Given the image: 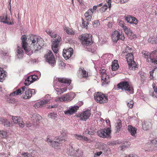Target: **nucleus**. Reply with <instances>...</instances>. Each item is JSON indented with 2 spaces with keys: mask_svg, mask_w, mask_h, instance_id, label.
Instances as JSON below:
<instances>
[{
  "mask_svg": "<svg viewBox=\"0 0 157 157\" xmlns=\"http://www.w3.org/2000/svg\"><path fill=\"white\" fill-rule=\"evenodd\" d=\"M29 41L31 42L29 48H27L25 50L28 55H31L33 53H37L41 49L42 44L41 42H44L43 40L40 36L34 35H31L28 38Z\"/></svg>",
  "mask_w": 157,
  "mask_h": 157,
  "instance_id": "1",
  "label": "nucleus"
},
{
  "mask_svg": "<svg viewBox=\"0 0 157 157\" xmlns=\"http://www.w3.org/2000/svg\"><path fill=\"white\" fill-rule=\"evenodd\" d=\"M80 39L82 41V44L84 46L86 50L94 53L97 48L94 46H91L93 43L92 36L88 34H84L82 35Z\"/></svg>",
  "mask_w": 157,
  "mask_h": 157,
  "instance_id": "2",
  "label": "nucleus"
},
{
  "mask_svg": "<svg viewBox=\"0 0 157 157\" xmlns=\"http://www.w3.org/2000/svg\"><path fill=\"white\" fill-rule=\"evenodd\" d=\"M142 53L144 56H143L146 59L147 61L149 62V58L151 60V62L152 63L154 64H157V52L155 51H153L151 54L147 52L142 51Z\"/></svg>",
  "mask_w": 157,
  "mask_h": 157,
  "instance_id": "3",
  "label": "nucleus"
},
{
  "mask_svg": "<svg viewBox=\"0 0 157 157\" xmlns=\"http://www.w3.org/2000/svg\"><path fill=\"white\" fill-rule=\"evenodd\" d=\"M54 35L51 37V38H53L52 41V48L53 52L55 53H56L58 50V47L61 44V41L62 39L56 33Z\"/></svg>",
  "mask_w": 157,
  "mask_h": 157,
  "instance_id": "4",
  "label": "nucleus"
},
{
  "mask_svg": "<svg viewBox=\"0 0 157 157\" xmlns=\"http://www.w3.org/2000/svg\"><path fill=\"white\" fill-rule=\"evenodd\" d=\"M22 94L23 95L22 98L25 99H29L32 96L36 94L35 90L34 89L28 88L27 87L24 86L21 87Z\"/></svg>",
  "mask_w": 157,
  "mask_h": 157,
  "instance_id": "5",
  "label": "nucleus"
},
{
  "mask_svg": "<svg viewBox=\"0 0 157 157\" xmlns=\"http://www.w3.org/2000/svg\"><path fill=\"white\" fill-rule=\"evenodd\" d=\"M117 87L119 89L127 91L130 94L133 93V88L130 86L127 81H122L117 85Z\"/></svg>",
  "mask_w": 157,
  "mask_h": 157,
  "instance_id": "6",
  "label": "nucleus"
},
{
  "mask_svg": "<svg viewBox=\"0 0 157 157\" xmlns=\"http://www.w3.org/2000/svg\"><path fill=\"white\" fill-rule=\"evenodd\" d=\"M126 58L128 64V68L130 70H135L137 68V65L134 61L133 55L131 53H128L126 55Z\"/></svg>",
  "mask_w": 157,
  "mask_h": 157,
  "instance_id": "7",
  "label": "nucleus"
},
{
  "mask_svg": "<svg viewBox=\"0 0 157 157\" xmlns=\"http://www.w3.org/2000/svg\"><path fill=\"white\" fill-rule=\"evenodd\" d=\"M111 38L113 42L117 43L119 40H124L125 37L124 33L122 32L116 30L112 34Z\"/></svg>",
  "mask_w": 157,
  "mask_h": 157,
  "instance_id": "8",
  "label": "nucleus"
},
{
  "mask_svg": "<svg viewBox=\"0 0 157 157\" xmlns=\"http://www.w3.org/2000/svg\"><path fill=\"white\" fill-rule=\"evenodd\" d=\"M94 99L97 102L101 104L107 102L108 101V97L105 94H102L101 92H98L94 95Z\"/></svg>",
  "mask_w": 157,
  "mask_h": 157,
  "instance_id": "9",
  "label": "nucleus"
},
{
  "mask_svg": "<svg viewBox=\"0 0 157 157\" xmlns=\"http://www.w3.org/2000/svg\"><path fill=\"white\" fill-rule=\"evenodd\" d=\"M44 57L46 61L52 67H54L56 65V61L55 57L51 51L49 50L44 56Z\"/></svg>",
  "mask_w": 157,
  "mask_h": 157,
  "instance_id": "10",
  "label": "nucleus"
},
{
  "mask_svg": "<svg viewBox=\"0 0 157 157\" xmlns=\"http://www.w3.org/2000/svg\"><path fill=\"white\" fill-rule=\"evenodd\" d=\"M67 153L68 155L73 157H79L82 155L81 151L78 149H75L71 145L70 146Z\"/></svg>",
  "mask_w": 157,
  "mask_h": 157,
  "instance_id": "11",
  "label": "nucleus"
},
{
  "mask_svg": "<svg viewBox=\"0 0 157 157\" xmlns=\"http://www.w3.org/2000/svg\"><path fill=\"white\" fill-rule=\"evenodd\" d=\"M73 53V49L70 48L67 49H64L63 52V56L66 60L69 59L72 55Z\"/></svg>",
  "mask_w": 157,
  "mask_h": 157,
  "instance_id": "12",
  "label": "nucleus"
},
{
  "mask_svg": "<svg viewBox=\"0 0 157 157\" xmlns=\"http://www.w3.org/2000/svg\"><path fill=\"white\" fill-rule=\"evenodd\" d=\"M22 89L21 88H19L15 91L11 93L7 98V101L9 103H13L15 101V99L14 98H12L11 96L15 95H17L22 94Z\"/></svg>",
  "mask_w": 157,
  "mask_h": 157,
  "instance_id": "13",
  "label": "nucleus"
},
{
  "mask_svg": "<svg viewBox=\"0 0 157 157\" xmlns=\"http://www.w3.org/2000/svg\"><path fill=\"white\" fill-rule=\"evenodd\" d=\"M90 109H87L81 113L79 117L80 120L86 121L91 115Z\"/></svg>",
  "mask_w": 157,
  "mask_h": 157,
  "instance_id": "14",
  "label": "nucleus"
},
{
  "mask_svg": "<svg viewBox=\"0 0 157 157\" xmlns=\"http://www.w3.org/2000/svg\"><path fill=\"white\" fill-rule=\"evenodd\" d=\"M125 20V21L128 23L131 24H135L137 25L138 21L134 17H133L130 15H127L124 16Z\"/></svg>",
  "mask_w": 157,
  "mask_h": 157,
  "instance_id": "15",
  "label": "nucleus"
},
{
  "mask_svg": "<svg viewBox=\"0 0 157 157\" xmlns=\"http://www.w3.org/2000/svg\"><path fill=\"white\" fill-rule=\"evenodd\" d=\"M12 119L14 123L18 124L20 127L23 128L24 127L25 123L20 117L13 116Z\"/></svg>",
  "mask_w": 157,
  "mask_h": 157,
  "instance_id": "16",
  "label": "nucleus"
},
{
  "mask_svg": "<svg viewBox=\"0 0 157 157\" xmlns=\"http://www.w3.org/2000/svg\"><path fill=\"white\" fill-rule=\"evenodd\" d=\"M78 109L79 107L78 106H71L69 108L68 110L65 111L64 113L65 115H72L76 112Z\"/></svg>",
  "mask_w": 157,
  "mask_h": 157,
  "instance_id": "17",
  "label": "nucleus"
},
{
  "mask_svg": "<svg viewBox=\"0 0 157 157\" xmlns=\"http://www.w3.org/2000/svg\"><path fill=\"white\" fill-rule=\"evenodd\" d=\"M101 77L103 85L108 84L109 82V77L105 71L102 73Z\"/></svg>",
  "mask_w": 157,
  "mask_h": 157,
  "instance_id": "18",
  "label": "nucleus"
},
{
  "mask_svg": "<svg viewBox=\"0 0 157 157\" xmlns=\"http://www.w3.org/2000/svg\"><path fill=\"white\" fill-rule=\"evenodd\" d=\"M49 101V99H47L46 97L39 102H37L36 104V106L37 108L42 107L44 105L48 103Z\"/></svg>",
  "mask_w": 157,
  "mask_h": 157,
  "instance_id": "19",
  "label": "nucleus"
},
{
  "mask_svg": "<svg viewBox=\"0 0 157 157\" xmlns=\"http://www.w3.org/2000/svg\"><path fill=\"white\" fill-rule=\"evenodd\" d=\"M63 96L65 101H70L74 98L75 96V94L74 92H71L66 94Z\"/></svg>",
  "mask_w": 157,
  "mask_h": 157,
  "instance_id": "20",
  "label": "nucleus"
},
{
  "mask_svg": "<svg viewBox=\"0 0 157 157\" xmlns=\"http://www.w3.org/2000/svg\"><path fill=\"white\" fill-rule=\"evenodd\" d=\"M58 81L61 83H64L68 85H69L71 83V81L70 79L65 78H58Z\"/></svg>",
  "mask_w": 157,
  "mask_h": 157,
  "instance_id": "21",
  "label": "nucleus"
},
{
  "mask_svg": "<svg viewBox=\"0 0 157 157\" xmlns=\"http://www.w3.org/2000/svg\"><path fill=\"white\" fill-rule=\"evenodd\" d=\"M7 15L3 14L0 17V20L2 22L8 25H12L11 22L7 20Z\"/></svg>",
  "mask_w": 157,
  "mask_h": 157,
  "instance_id": "22",
  "label": "nucleus"
},
{
  "mask_svg": "<svg viewBox=\"0 0 157 157\" xmlns=\"http://www.w3.org/2000/svg\"><path fill=\"white\" fill-rule=\"evenodd\" d=\"M143 129L145 131L149 129L151 127V123L149 122L144 121L142 123Z\"/></svg>",
  "mask_w": 157,
  "mask_h": 157,
  "instance_id": "23",
  "label": "nucleus"
},
{
  "mask_svg": "<svg viewBox=\"0 0 157 157\" xmlns=\"http://www.w3.org/2000/svg\"><path fill=\"white\" fill-rule=\"evenodd\" d=\"M79 73H80V75L79 76V77L80 78H86L88 77V72L84 70L82 68H80L79 70Z\"/></svg>",
  "mask_w": 157,
  "mask_h": 157,
  "instance_id": "24",
  "label": "nucleus"
},
{
  "mask_svg": "<svg viewBox=\"0 0 157 157\" xmlns=\"http://www.w3.org/2000/svg\"><path fill=\"white\" fill-rule=\"evenodd\" d=\"M105 132V130H104V129H101L100 130H98L97 132V134L99 136V137L103 138H107V137L108 136V132H106V135L107 136H105V135L104 132Z\"/></svg>",
  "mask_w": 157,
  "mask_h": 157,
  "instance_id": "25",
  "label": "nucleus"
},
{
  "mask_svg": "<svg viewBox=\"0 0 157 157\" xmlns=\"http://www.w3.org/2000/svg\"><path fill=\"white\" fill-rule=\"evenodd\" d=\"M21 39L22 41L21 44L22 48L25 50L27 48V46L28 44L26 42L27 38L25 35H24L21 37Z\"/></svg>",
  "mask_w": 157,
  "mask_h": 157,
  "instance_id": "26",
  "label": "nucleus"
},
{
  "mask_svg": "<svg viewBox=\"0 0 157 157\" xmlns=\"http://www.w3.org/2000/svg\"><path fill=\"white\" fill-rule=\"evenodd\" d=\"M17 56L18 59L21 58L23 56V49L19 47H18L17 50Z\"/></svg>",
  "mask_w": 157,
  "mask_h": 157,
  "instance_id": "27",
  "label": "nucleus"
},
{
  "mask_svg": "<svg viewBox=\"0 0 157 157\" xmlns=\"http://www.w3.org/2000/svg\"><path fill=\"white\" fill-rule=\"evenodd\" d=\"M128 130L132 136H134L136 133V129L132 125H129L128 126Z\"/></svg>",
  "mask_w": 157,
  "mask_h": 157,
  "instance_id": "28",
  "label": "nucleus"
},
{
  "mask_svg": "<svg viewBox=\"0 0 157 157\" xmlns=\"http://www.w3.org/2000/svg\"><path fill=\"white\" fill-rule=\"evenodd\" d=\"M122 127L121 121L120 119H118L117 121V125L115 127L116 130V133L120 131Z\"/></svg>",
  "mask_w": 157,
  "mask_h": 157,
  "instance_id": "29",
  "label": "nucleus"
},
{
  "mask_svg": "<svg viewBox=\"0 0 157 157\" xmlns=\"http://www.w3.org/2000/svg\"><path fill=\"white\" fill-rule=\"evenodd\" d=\"M3 69L0 68V82H2L6 76V74L4 73V71L2 70Z\"/></svg>",
  "mask_w": 157,
  "mask_h": 157,
  "instance_id": "30",
  "label": "nucleus"
},
{
  "mask_svg": "<svg viewBox=\"0 0 157 157\" xmlns=\"http://www.w3.org/2000/svg\"><path fill=\"white\" fill-rule=\"evenodd\" d=\"M60 143L58 141H54L52 142L51 144H50V145L56 149H58L59 148V144Z\"/></svg>",
  "mask_w": 157,
  "mask_h": 157,
  "instance_id": "31",
  "label": "nucleus"
},
{
  "mask_svg": "<svg viewBox=\"0 0 157 157\" xmlns=\"http://www.w3.org/2000/svg\"><path fill=\"white\" fill-rule=\"evenodd\" d=\"M64 29L66 32L68 34L73 35L75 34V32L71 29L66 27L64 28Z\"/></svg>",
  "mask_w": 157,
  "mask_h": 157,
  "instance_id": "32",
  "label": "nucleus"
},
{
  "mask_svg": "<svg viewBox=\"0 0 157 157\" xmlns=\"http://www.w3.org/2000/svg\"><path fill=\"white\" fill-rule=\"evenodd\" d=\"M66 139L65 136H60L59 137H56L55 138L56 140H57V141H58L60 144V142H62L63 141H64Z\"/></svg>",
  "mask_w": 157,
  "mask_h": 157,
  "instance_id": "33",
  "label": "nucleus"
},
{
  "mask_svg": "<svg viewBox=\"0 0 157 157\" xmlns=\"http://www.w3.org/2000/svg\"><path fill=\"white\" fill-rule=\"evenodd\" d=\"M104 130H105V132H104V133L105 136H107L106 135V132H108V136H107V138H109L110 136L111 133V130L110 128H104Z\"/></svg>",
  "mask_w": 157,
  "mask_h": 157,
  "instance_id": "34",
  "label": "nucleus"
},
{
  "mask_svg": "<svg viewBox=\"0 0 157 157\" xmlns=\"http://www.w3.org/2000/svg\"><path fill=\"white\" fill-rule=\"evenodd\" d=\"M7 133L6 131L0 130V137L2 138H6L7 136Z\"/></svg>",
  "mask_w": 157,
  "mask_h": 157,
  "instance_id": "35",
  "label": "nucleus"
},
{
  "mask_svg": "<svg viewBox=\"0 0 157 157\" xmlns=\"http://www.w3.org/2000/svg\"><path fill=\"white\" fill-rule=\"evenodd\" d=\"M48 116L49 118L55 119L57 117V115L56 113H52L49 114Z\"/></svg>",
  "mask_w": 157,
  "mask_h": 157,
  "instance_id": "36",
  "label": "nucleus"
},
{
  "mask_svg": "<svg viewBox=\"0 0 157 157\" xmlns=\"http://www.w3.org/2000/svg\"><path fill=\"white\" fill-rule=\"evenodd\" d=\"M119 67L118 64L117 63H113L112 65V70L113 71L117 70Z\"/></svg>",
  "mask_w": 157,
  "mask_h": 157,
  "instance_id": "37",
  "label": "nucleus"
},
{
  "mask_svg": "<svg viewBox=\"0 0 157 157\" xmlns=\"http://www.w3.org/2000/svg\"><path fill=\"white\" fill-rule=\"evenodd\" d=\"M85 132L86 134L90 135H93L94 134V130L91 128L86 129Z\"/></svg>",
  "mask_w": 157,
  "mask_h": 157,
  "instance_id": "38",
  "label": "nucleus"
},
{
  "mask_svg": "<svg viewBox=\"0 0 157 157\" xmlns=\"http://www.w3.org/2000/svg\"><path fill=\"white\" fill-rule=\"evenodd\" d=\"M45 31L51 37H52V36H55L56 33L55 32L52 31L51 30H45Z\"/></svg>",
  "mask_w": 157,
  "mask_h": 157,
  "instance_id": "39",
  "label": "nucleus"
},
{
  "mask_svg": "<svg viewBox=\"0 0 157 157\" xmlns=\"http://www.w3.org/2000/svg\"><path fill=\"white\" fill-rule=\"evenodd\" d=\"M93 13V12L92 11V9H89L84 14V16H86V17L88 16H92Z\"/></svg>",
  "mask_w": 157,
  "mask_h": 157,
  "instance_id": "40",
  "label": "nucleus"
},
{
  "mask_svg": "<svg viewBox=\"0 0 157 157\" xmlns=\"http://www.w3.org/2000/svg\"><path fill=\"white\" fill-rule=\"evenodd\" d=\"M133 104L134 102L132 100L130 101L129 102H127V105L130 108L133 107Z\"/></svg>",
  "mask_w": 157,
  "mask_h": 157,
  "instance_id": "41",
  "label": "nucleus"
},
{
  "mask_svg": "<svg viewBox=\"0 0 157 157\" xmlns=\"http://www.w3.org/2000/svg\"><path fill=\"white\" fill-rule=\"evenodd\" d=\"M5 121L3 122L2 123H3V125L7 127H10V122L7 120L5 119Z\"/></svg>",
  "mask_w": 157,
  "mask_h": 157,
  "instance_id": "42",
  "label": "nucleus"
},
{
  "mask_svg": "<svg viewBox=\"0 0 157 157\" xmlns=\"http://www.w3.org/2000/svg\"><path fill=\"white\" fill-rule=\"evenodd\" d=\"M129 34V35H127V36L128 37L129 39L130 40H132L136 37L135 35L132 31V33Z\"/></svg>",
  "mask_w": 157,
  "mask_h": 157,
  "instance_id": "43",
  "label": "nucleus"
},
{
  "mask_svg": "<svg viewBox=\"0 0 157 157\" xmlns=\"http://www.w3.org/2000/svg\"><path fill=\"white\" fill-rule=\"evenodd\" d=\"M55 89L56 91L57 92L58 94H60L63 93V91H62V89H60V88H59L55 87Z\"/></svg>",
  "mask_w": 157,
  "mask_h": 157,
  "instance_id": "44",
  "label": "nucleus"
},
{
  "mask_svg": "<svg viewBox=\"0 0 157 157\" xmlns=\"http://www.w3.org/2000/svg\"><path fill=\"white\" fill-rule=\"evenodd\" d=\"M154 38L152 37H150L148 39V41L149 42L151 43V44H156Z\"/></svg>",
  "mask_w": 157,
  "mask_h": 157,
  "instance_id": "45",
  "label": "nucleus"
},
{
  "mask_svg": "<svg viewBox=\"0 0 157 157\" xmlns=\"http://www.w3.org/2000/svg\"><path fill=\"white\" fill-rule=\"evenodd\" d=\"M74 136L76 138V139H78V140L82 141V135L75 134L74 135Z\"/></svg>",
  "mask_w": 157,
  "mask_h": 157,
  "instance_id": "46",
  "label": "nucleus"
},
{
  "mask_svg": "<svg viewBox=\"0 0 157 157\" xmlns=\"http://www.w3.org/2000/svg\"><path fill=\"white\" fill-rule=\"evenodd\" d=\"M127 143H124L122 144L120 147V148L121 150H123L126 147H128L126 145Z\"/></svg>",
  "mask_w": 157,
  "mask_h": 157,
  "instance_id": "47",
  "label": "nucleus"
},
{
  "mask_svg": "<svg viewBox=\"0 0 157 157\" xmlns=\"http://www.w3.org/2000/svg\"><path fill=\"white\" fill-rule=\"evenodd\" d=\"M124 32L127 35H129V34L132 33V31L129 28L125 30Z\"/></svg>",
  "mask_w": 157,
  "mask_h": 157,
  "instance_id": "48",
  "label": "nucleus"
},
{
  "mask_svg": "<svg viewBox=\"0 0 157 157\" xmlns=\"http://www.w3.org/2000/svg\"><path fill=\"white\" fill-rule=\"evenodd\" d=\"M31 83H32V82L29 81V80L26 79L25 81L24 84L25 85V86L26 87V86H28Z\"/></svg>",
  "mask_w": 157,
  "mask_h": 157,
  "instance_id": "49",
  "label": "nucleus"
},
{
  "mask_svg": "<svg viewBox=\"0 0 157 157\" xmlns=\"http://www.w3.org/2000/svg\"><path fill=\"white\" fill-rule=\"evenodd\" d=\"M82 25L84 26V27L86 28L88 26V22H86V21H84V20H82Z\"/></svg>",
  "mask_w": 157,
  "mask_h": 157,
  "instance_id": "50",
  "label": "nucleus"
},
{
  "mask_svg": "<svg viewBox=\"0 0 157 157\" xmlns=\"http://www.w3.org/2000/svg\"><path fill=\"white\" fill-rule=\"evenodd\" d=\"M100 24V23L99 22L98 20H94L93 22V25L94 26H95V25H96V26L99 25Z\"/></svg>",
  "mask_w": 157,
  "mask_h": 157,
  "instance_id": "51",
  "label": "nucleus"
},
{
  "mask_svg": "<svg viewBox=\"0 0 157 157\" xmlns=\"http://www.w3.org/2000/svg\"><path fill=\"white\" fill-rule=\"evenodd\" d=\"M57 101H65V100H64V98L63 96V97H58L57 99Z\"/></svg>",
  "mask_w": 157,
  "mask_h": 157,
  "instance_id": "52",
  "label": "nucleus"
},
{
  "mask_svg": "<svg viewBox=\"0 0 157 157\" xmlns=\"http://www.w3.org/2000/svg\"><path fill=\"white\" fill-rule=\"evenodd\" d=\"M108 7L106 5H104L102 6L101 8L102 11H105L107 9Z\"/></svg>",
  "mask_w": 157,
  "mask_h": 157,
  "instance_id": "53",
  "label": "nucleus"
},
{
  "mask_svg": "<svg viewBox=\"0 0 157 157\" xmlns=\"http://www.w3.org/2000/svg\"><path fill=\"white\" fill-rule=\"evenodd\" d=\"M31 77H33V78H32V79L33 81V82L35 81L38 78V77L36 75H31Z\"/></svg>",
  "mask_w": 157,
  "mask_h": 157,
  "instance_id": "54",
  "label": "nucleus"
},
{
  "mask_svg": "<svg viewBox=\"0 0 157 157\" xmlns=\"http://www.w3.org/2000/svg\"><path fill=\"white\" fill-rule=\"evenodd\" d=\"M118 143L117 141H111L110 143V145H117Z\"/></svg>",
  "mask_w": 157,
  "mask_h": 157,
  "instance_id": "55",
  "label": "nucleus"
},
{
  "mask_svg": "<svg viewBox=\"0 0 157 157\" xmlns=\"http://www.w3.org/2000/svg\"><path fill=\"white\" fill-rule=\"evenodd\" d=\"M85 18L86 19V20L87 21H91V19L92 18V16H88L86 17V16H85Z\"/></svg>",
  "mask_w": 157,
  "mask_h": 157,
  "instance_id": "56",
  "label": "nucleus"
},
{
  "mask_svg": "<svg viewBox=\"0 0 157 157\" xmlns=\"http://www.w3.org/2000/svg\"><path fill=\"white\" fill-rule=\"evenodd\" d=\"M40 118H41V117L39 115L36 116L35 117V120L36 121V122L40 120Z\"/></svg>",
  "mask_w": 157,
  "mask_h": 157,
  "instance_id": "57",
  "label": "nucleus"
},
{
  "mask_svg": "<svg viewBox=\"0 0 157 157\" xmlns=\"http://www.w3.org/2000/svg\"><path fill=\"white\" fill-rule=\"evenodd\" d=\"M32 78H33V77H31V76H29V77H28L27 78H26V79L29 80V82H32V83L33 82V81L32 80Z\"/></svg>",
  "mask_w": 157,
  "mask_h": 157,
  "instance_id": "58",
  "label": "nucleus"
},
{
  "mask_svg": "<svg viewBox=\"0 0 157 157\" xmlns=\"http://www.w3.org/2000/svg\"><path fill=\"white\" fill-rule=\"evenodd\" d=\"M106 1L108 3L109 7L110 8L111 6V0H106Z\"/></svg>",
  "mask_w": 157,
  "mask_h": 157,
  "instance_id": "59",
  "label": "nucleus"
},
{
  "mask_svg": "<svg viewBox=\"0 0 157 157\" xmlns=\"http://www.w3.org/2000/svg\"><path fill=\"white\" fill-rule=\"evenodd\" d=\"M88 139L87 137H85L84 136H82V141H87Z\"/></svg>",
  "mask_w": 157,
  "mask_h": 157,
  "instance_id": "60",
  "label": "nucleus"
},
{
  "mask_svg": "<svg viewBox=\"0 0 157 157\" xmlns=\"http://www.w3.org/2000/svg\"><path fill=\"white\" fill-rule=\"evenodd\" d=\"M47 141L48 143L49 144H51V143H52V142L53 141L52 140H51L49 138H48L47 139Z\"/></svg>",
  "mask_w": 157,
  "mask_h": 157,
  "instance_id": "61",
  "label": "nucleus"
},
{
  "mask_svg": "<svg viewBox=\"0 0 157 157\" xmlns=\"http://www.w3.org/2000/svg\"><path fill=\"white\" fill-rule=\"evenodd\" d=\"M145 80V79L144 78H143V77H141V83L142 84H143L144 83V82Z\"/></svg>",
  "mask_w": 157,
  "mask_h": 157,
  "instance_id": "62",
  "label": "nucleus"
},
{
  "mask_svg": "<svg viewBox=\"0 0 157 157\" xmlns=\"http://www.w3.org/2000/svg\"><path fill=\"white\" fill-rule=\"evenodd\" d=\"M123 28V29L124 30V31L125 30L127 29L128 28L126 26L124 25L123 24H122V25L121 26Z\"/></svg>",
  "mask_w": 157,
  "mask_h": 157,
  "instance_id": "63",
  "label": "nucleus"
},
{
  "mask_svg": "<svg viewBox=\"0 0 157 157\" xmlns=\"http://www.w3.org/2000/svg\"><path fill=\"white\" fill-rule=\"evenodd\" d=\"M153 87L155 92L157 94V87L153 86Z\"/></svg>",
  "mask_w": 157,
  "mask_h": 157,
  "instance_id": "64",
  "label": "nucleus"
}]
</instances>
